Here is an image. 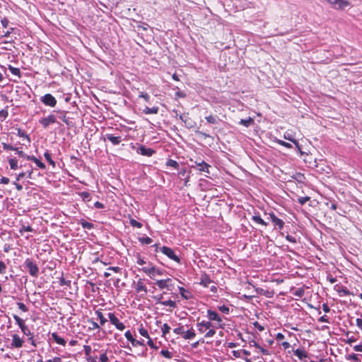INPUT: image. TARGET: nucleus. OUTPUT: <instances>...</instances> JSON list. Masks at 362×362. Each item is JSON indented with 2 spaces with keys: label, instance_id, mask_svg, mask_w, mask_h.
<instances>
[{
  "label": "nucleus",
  "instance_id": "1",
  "mask_svg": "<svg viewBox=\"0 0 362 362\" xmlns=\"http://www.w3.org/2000/svg\"><path fill=\"white\" fill-rule=\"evenodd\" d=\"M141 270L146 274L152 279H154L156 275L161 276L163 274V270L157 269L151 264H149V265L147 267H142Z\"/></svg>",
  "mask_w": 362,
  "mask_h": 362
},
{
  "label": "nucleus",
  "instance_id": "2",
  "mask_svg": "<svg viewBox=\"0 0 362 362\" xmlns=\"http://www.w3.org/2000/svg\"><path fill=\"white\" fill-rule=\"evenodd\" d=\"M25 267L28 269L29 274L36 277L39 273V268L37 264L31 259H26L25 261Z\"/></svg>",
  "mask_w": 362,
  "mask_h": 362
},
{
  "label": "nucleus",
  "instance_id": "3",
  "mask_svg": "<svg viewBox=\"0 0 362 362\" xmlns=\"http://www.w3.org/2000/svg\"><path fill=\"white\" fill-rule=\"evenodd\" d=\"M207 317L209 320V321H210V322L215 321L217 322L216 324L218 327L223 328L224 324L222 323V319L216 311H214L211 310H207Z\"/></svg>",
  "mask_w": 362,
  "mask_h": 362
},
{
  "label": "nucleus",
  "instance_id": "4",
  "mask_svg": "<svg viewBox=\"0 0 362 362\" xmlns=\"http://www.w3.org/2000/svg\"><path fill=\"white\" fill-rule=\"evenodd\" d=\"M107 139L112 145H119L122 141V136L119 133L110 134L107 133L104 136V140Z\"/></svg>",
  "mask_w": 362,
  "mask_h": 362
},
{
  "label": "nucleus",
  "instance_id": "5",
  "mask_svg": "<svg viewBox=\"0 0 362 362\" xmlns=\"http://www.w3.org/2000/svg\"><path fill=\"white\" fill-rule=\"evenodd\" d=\"M40 101L46 106L54 107L57 105L56 98L50 93H47L40 98Z\"/></svg>",
  "mask_w": 362,
  "mask_h": 362
},
{
  "label": "nucleus",
  "instance_id": "6",
  "mask_svg": "<svg viewBox=\"0 0 362 362\" xmlns=\"http://www.w3.org/2000/svg\"><path fill=\"white\" fill-rule=\"evenodd\" d=\"M160 251L170 259L174 260L177 263H180V259L175 255V252L171 248L163 246L160 248Z\"/></svg>",
  "mask_w": 362,
  "mask_h": 362
},
{
  "label": "nucleus",
  "instance_id": "7",
  "mask_svg": "<svg viewBox=\"0 0 362 362\" xmlns=\"http://www.w3.org/2000/svg\"><path fill=\"white\" fill-rule=\"evenodd\" d=\"M12 339L9 348L11 349H20L23 347L24 339L17 334H12Z\"/></svg>",
  "mask_w": 362,
  "mask_h": 362
},
{
  "label": "nucleus",
  "instance_id": "8",
  "mask_svg": "<svg viewBox=\"0 0 362 362\" xmlns=\"http://www.w3.org/2000/svg\"><path fill=\"white\" fill-rule=\"evenodd\" d=\"M197 326L198 327V331L200 333H205L207 332L209 329L212 327H218L216 326V324H214L210 321H202L201 322H198L197 324Z\"/></svg>",
  "mask_w": 362,
  "mask_h": 362
},
{
  "label": "nucleus",
  "instance_id": "9",
  "mask_svg": "<svg viewBox=\"0 0 362 362\" xmlns=\"http://www.w3.org/2000/svg\"><path fill=\"white\" fill-rule=\"evenodd\" d=\"M108 317L111 324L115 325L117 329L122 331L125 329V325L119 320L114 313H109Z\"/></svg>",
  "mask_w": 362,
  "mask_h": 362
},
{
  "label": "nucleus",
  "instance_id": "10",
  "mask_svg": "<svg viewBox=\"0 0 362 362\" xmlns=\"http://www.w3.org/2000/svg\"><path fill=\"white\" fill-rule=\"evenodd\" d=\"M172 279L170 278H168L166 279H161V280H157L155 282V284L160 288V289H164L166 288L168 291L172 290L173 284H171Z\"/></svg>",
  "mask_w": 362,
  "mask_h": 362
},
{
  "label": "nucleus",
  "instance_id": "11",
  "mask_svg": "<svg viewBox=\"0 0 362 362\" xmlns=\"http://www.w3.org/2000/svg\"><path fill=\"white\" fill-rule=\"evenodd\" d=\"M39 122L42 126L46 129L47 128L50 124H54L57 122L56 117L54 115H49L46 117H42Z\"/></svg>",
  "mask_w": 362,
  "mask_h": 362
},
{
  "label": "nucleus",
  "instance_id": "12",
  "mask_svg": "<svg viewBox=\"0 0 362 362\" xmlns=\"http://www.w3.org/2000/svg\"><path fill=\"white\" fill-rule=\"evenodd\" d=\"M136 152L142 156L151 157L155 153V151L151 148H147L145 146H140L137 149Z\"/></svg>",
  "mask_w": 362,
  "mask_h": 362
},
{
  "label": "nucleus",
  "instance_id": "13",
  "mask_svg": "<svg viewBox=\"0 0 362 362\" xmlns=\"http://www.w3.org/2000/svg\"><path fill=\"white\" fill-rule=\"evenodd\" d=\"M270 220L279 229H282L284 226V222L283 220L279 218L274 213L269 214Z\"/></svg>",
  "mask_w": 362,
  "mask_h": 362
},
{
  "label": "nucleus",
  "instance_id": "14",
  "mask_svg": "<svg viewBox=\"0 0 362 362\" xmlns=\"http://www.w3.org/2000/svg\"><path fill=\"white\" fill-rule=\"evenodd\" d=\"M13 318H14L16 324L20 327L21 332L23 333H26L27 329L28 327L25 325V321L16 315H13Z\"/></svg>",
  "mask_w": 362,
  "mask_h": 362
},
{
  "label": "nucleus",
  "instance_id": "15",
  "mask_svg": "<svg viewBox=\"0 0 362 362\" xmlns=\"http://www.w3.org/2000/svg\"><path fill=\"white\" fill-rule=\"evenodd\" d=\"M293 354L297 356L301 361H306L305 358H308V354L304 349H297L293 351Z\"/></svg>",
  "mask_w": 362,
  "mask_h": 362
},
{
  "label": "nucleus",
  "instance_id": "16",
  "mask_svg": "<svg viewBox=\"0 0 362 362\" xmlns=\"http://www.w3.org/2000/svg\"><path fill=\"white\" fill-rule=\"evenodd\" d=\"M135 290L137 293L143 291L145 293H147V292H148L147 288L144 285L143 279H140L138 280V281L136 282V284L135 286Z\"/></svg>",
  "mask_w": 362,
  "mask_h": 362
},
{
  "label": "nucleus",
  "instance_id": "17",
  "mask_svg": "<svg viewBox=\"0 0 362 362\" xmlns=\"http://www.w3.org/2000/svg\"><path fill=\"white\" fill-rule=\"evenodd\" d=\"M195 164L199 167L198 169L199 171L209 173V169L211 166L209 164H207L206 163H205L204 161H203V160L200 161V162L195 161Z\"/></svg>",
  "mask_w": 362,
  "mask_h": 362
},
{
  "label": "nucleus",
  "instance_id": "18",
  "mask_svg": "<svg viewBox=\"0 0 362 362\" xmlns=\"http://www.w3.org/2000/svg\"><path fill=\"white\" fill-rule=\"evenodd\" d=\"M212 282L209 276L206 274H202L200 277V284L204 287H208L209 284Z\"/></svg>",
  "mask_w": 362,
  "mask_h": 362
},
{
  "label": "nucleus",
  "instance_id": "19",
  "mask_svg": "<svg viewBox=\"0 0 362 362\" xmlns=\"http://www.w3.org/2000/svg\"><path fill=\"white\" fill-rule=\"evenodd\" d=\"M26 159L33 161L40 169H45L46 168L45 165L42 162L33 156H26Z\"/></svg>",
  "mask_w": 362,
  "mask_h": 362
},
{
  "label": "nucleus",
  "instance_id": "20",
  "mask_svg": "<svg viewBox=\"0 0 362 362\" xmlns=\"http://www.w3.org/2000/svg\"><path fill=\"white\" fill-rule=\"evenodd\" d=\"M52 338L57 344L62 346L66 345V341L59 337L56 332L52 333Z\"/></svg>",
  "mask_w": 362,
  "mask_h": 362
},
{
  "label": "nucleus",
  "instance_id": "21",
  "mask_svg": "<svg viewBox=\"0 0 362 362\" xmlns=\"http://www.w3.org/2000/svg\"><path fill=\"white\" fill-rule=\"evenodd\" d=\"M179 292L184 299L188 300L192 297L190 292L183 287H179Z\"/></svg>",
  "mask_w": 362,
  "mask_h": 362
},
{
  "label": "nucleus",
  "instance_id": "22",
  "mask_svg": "<svg viewBox=\"0 0 362 362\" xmlns=\"http://www.w3.org/2000/svg\"><path fill=\"white\" fill-rule=\"evenodd\" d=\"M195 336H196V334L192 327L190 329L187 330V332L185 331V333L183 334V338L185 339H192Z\"/></svg>",
  "mask_w": 362,
  "mask_h": 362
},
{
  "label": "nucleus",
  "instance_id": "23",
  "mask_svg": "<svg viewBox=\"0 0 362 362\" xmlns=\"http://www.w3.org/2000/svg\"><path fill=\"white\" fill-rule=\"evenodd\" d=\"M144 113L146 115L150 114H157L158 112V107H146L144 110Z\"/></svg>",
  "mask_w": 362,
  "mask_h": 362
},
{
  "label": "nucleus",
  "instance_id": "24",
  "mask_svg": "<svg viewBox=\"0 0 362 362\" xmlns=\"http://www.w3.org/2000/svg\"><path fill=\"white\" fill-rule=\"evenodd\" d=\"M252 219L258 224H260L262 226H267L268 223L265 222L259 215H255L252 217Z\"/></svg>",
  "mask_w": 362,
  "mask_h": 362
},
{
  "label": "nucleus",
  "instance_id": "25",
  "mask_svg": "<svg viewBox=\"0 0 362 362\" xmlns=\"http://www.w3.org/2000/svg\"><path fill=\"white\" fill-rule=\"evenodd\" d=\"M23 334L28 337V339L30 341L31 344L33 346H36V344H35V340H34V335L30 332L29 328L27 329V332L26 333H23Z\"/></svg>",
  "mask_w": 362,
  "mask_h": 362
},
{
  "label": "nucleus",
  "instance_id": "26",
  "mask_svg": "<svg viewBox=\"0 0 362 362\" xmlns=\"http://www.w3.org/2000/svg\"><path fill=\"white\" fill-rule=\"evenodd\" d=\"M240 124L244 125L245 127H250L251 124L254 123V120L251 117H248L247 119H242L240 122Z\"/></svg>",
  "mask_w": 362,
  "mask_h": 362
},
{
  "label": "nucleus",
  "instance_id": "27",
  "mask_svg": "<svg viewBox=\"0 0 362 362\" xmlns=\"http://www.w3.org/2000/svg\"><path fill=\"white\" fill-rule=\"evenodd\" d=\"M206 120L210 124H217L219 119L217 116L209 115L205 117Z\"/></svg>",
  "mask_w": 362,
  "mask_h": 362
},
{
  "label": "nucleus",
  "instance_id": "28",
  "mask_svg": "<svg viewBox=\"0 0 362 362\" xmlns=\"http://www.w3.org/2000/svg\"><path fill=\"white\" fill-rule=\"evenodd\" d=\"M80 224L84 229H92L93 228V224L92 223L88 222L84 219H81L80 221Z\"/></svg>",
  "mask_w": 362,
  "mask_h": 362
},
{
  "label": "nucleus",
  "instance_id": "29",
  "mask_svg": "<svg viewBox=\"0 0 362 362\" xmlns=\"http://www.w3.org/2000/svg\"><path fill=\"white\" fill-rule=\"evenodd\" d=\"M8 70L10 71V72L12 74L18 76V78L21 77V71H20V69L18 68L13 67V66L9 65L8 66Z\"/></svg>",
  "mask_w": 362,
  "mask_h": 362
},
{
  "label": "nucleus",
  "instance_id": "30",
  "mask_svg": "<svg viewBox=\"0 0 362 362\" xmlns=\"http://www.w3.org/2000/svg\"><path fill=\"white\" fill-rule=\"evenodd\" d=\"M138 330H139V334L141 336H143V337H146L147 339H148L150 337V336L148 334V330L146 329H145L143 327L142 325H140V327H139Z\"/></svg>",
  "mask_w": 362,
  "mask_h": 362
},
{
  "label": "nucleus",
  "instance_id": "31",
  "mask_svg": "<svg viewBox=\"0 0 362 362\" xmlns=\"http://www.w3.org/2000/svg\"><path fill=\"white\" fill-rule=\"evenodd\" d=\"M160 305H165V306H169V307H171L173 308H175L177 307L176 303L175 301L172 300H168L162 301Z\"/></svg>",
  "mask_w": 362,
  "mask_h": 362
},
{
  "label": "nucleus",
  "instance_id": "32",
  "mask_svg": "<svg viewBox=\"0 0 362 362\" xmlns=\"http://www.w3.org/2000/svg\"><path fill=\"white\" fill-rule=\"evenodd\" d=\"M44 156L45 159L47 160V162L53 167H55V162L52 159L51 155L48 151H46L44 153Z\"/></svg>",
  "mask_w": 362,
  "mask_h": 362
},
{
  "label": "nucleus",
  "instance_id": "33",
  "mask_svg": "<svg viewBox=\"0 0 362 362\" xmlns=\"http://www.w3.org/2000/svg\"><path fill=\"white\" fill-rule=\"evenodd\" d=\"M95 313L100 320L101 325H103L107 322V320L104 317L103 314L100 310H97Z\"/></svg>",
  "mask_w": 362,
  "mask_h": 362
},
{
  "label": "nucleus",
  "instance_id": "34",
  "mask_svg": "<svg viewBox=\"0 0 362 362\" xmlns=\"http://www.w3.org/2000/svg\"><path fill=\"white\" fill-rule=\"evenodd\" d=\"M170 327L167 323H165L161 327L162 336L165 337L166 334L170 332Z\"/></svg>",
  "mask_w": 362,
  "mask_h": 362
},
{
  "label": "nucleus",
  "instance_id": "35",
  "mask_svg": "<svg viewBox=\"0 0 362 362\" xmlns=\"http://www.w3.org/2000/svg\"><path fill=\"white\" fill-rule=\"evenodd\" d=\"M166 165L168 166H170V167H173L175 169H177L179 168V164L177 161L174 160H172V159H169L167 163H166Z\"/></svg>",
  "mask_w": 362,
  "mask_h": 362
},
{
  "label": "nucleus",
  "instance_id": "36",
  "mask_svg": "<svg viewBox=\"0 0 362 362\" xmlns=\"http://www.w3.org/2000/svg\"><path fill=\"white\" fill-rule=\"evenodd\" d=\"M217 327H212L209 329L207 332H205L204 337L206 338H210L212 337L216 334V329Z\"/></svg>",
  "mask_w": 362,
  "mask_h": 362
},
{
  "label": "nucleus",
  "instance_id": "37",
  "mask_svg": "<svg viewBox=\"0 0 362 362\" xmlns=\"http://www.w3.org/2000/svg\"><path fill=\"white\" fill-rule=\"evenodd\" d=\"M337 292L339 294V296H348V295H351V292L349 291V290H348L345 287L341 288L337 290Z\"/></svg>",
  "mask_w": 362,
  "mask_h": 362
},
{
  "label": "nucleus",
  "instance_id": "38",
  "mask_svg": "<svg viewBox=\"0 0 362 362\" xmlns=\"http://www.w3.org/2000/svg\"><path fill=\"white\" fill-rule=\"evenodd\" d=\"M8 163L12 170H16L18 168V161L16 158L9 159Z\"/></svg>",
  "mask_w": 362,
  "mask_h": 362
},
{
  "label": "nucleus",
  "instance_id": "39",
  "mask_svg": "<svg viewBox=\"0 0 362 362\" xmlns=\"http://www.w3.org/2000/svg\"><path fill=\"white\" fill-rule=\"evenodd\" d=\"M0 24L1 25L2 29L6 30L8 26L9 21L7 19V18H3L0 21Z\"/></svg>",
  "mask_w": 362,
  "mask_h": 362
},
{
  "label": "nucleus",
  "instance_id": "40",
  "mask_svg": "<svg viewBox=\"0 0 362 362\" xmlns=\"http://www.w3.org/2000/svg\"><path fill=\"white\" fill-rule=\"evenodd\" d=\"M2 146L5 151H18V148L13 147L10 144L2 143Z\"/></svg>",
  "mask_w": 362,
  "mask_h": 362
},
{
  "label": "nucleus",
  "instance_id": "41",
  "mask_svg": "<svg viewBox=\"0 0 362 362\" xmlns=\"http://www.w3.org/2000/svg\"><path fill=\"white\" fill-rule=\"evenodd\" d=\"M129 223L132 226L136 227L137 228H141L143 226L142 223L133 218L130 219Z\"/></svg>",
  "mask_w": 362,
  "mask_h": 362
},
{
  "label": "nucleus",
  "instance_id": "42",
  "mask_svg": "<svg viewBox=\"0 0 362 362\" xmlns=\"http://www.w3.org/2000/svg\"><path fill=\"white\" fill-rule=\"evenodd\" d=\"M18 136L19 137H22V138H25L28 139V141L30 142V138L28 136V135L26 134L25 132L23 131L22 129H18Z\"/></svg>",
  "mask_w": 362,
  "mask_h": 362
},
{
  "label": "nucleus",
  "instance_id": "43",
  "mask_svg": "<svg viewBox=\"0 0 362 362\" xmlns=\"http://www.w3.org/2000/svg\"><path fill=\"white\" fill-rule=\"evenodd\" d=\"M139 241L142 244H145V245L151 244L153 242L152 239L149 237L140 238Z\"/></svg>",
  "mask_w": 362,
  "mask_h": 362
},
{
  "label": "nucleus",
  "instance_id": "44",
  "mask_svg": "<svg viewBox=\"0 0 362 362\" xmlns=\"http://www.w3.org/2000/svg\"><path fill=\"white\" fill-rule=\"evenodd\" d=\"M32 231H33V229L30 226H23L19 230V232L21 234H23V232H32Z\"/></svg>",
  "mask_w": 362,
  "mask_h": 362
},
{
  "label": "nucleus",
  "instance_id": "45",
  "mask_svg": "<svg viewBox=\"0 0 362 362\" xmlns=\"http://www.w3.org/2000/svg\"><path fill=\"white\" fill-rule=\"evenodd\" d=\"M160 354L167 358H171L173 357V354L170 352L168 350L163 349L160 351Z\"/></svg>",
  "mask_w": 362,
  "mask_h": 362
},
{
  "label": "nucleus",
  "instance_id": "46",
  "mask_svg": "<svg viewBox=\"0 0 362 362\" xmlns=\"http://www.w3.org/2000/svg\"><path fill=\"white\" fill-rule=\"evenodd\" d=\"M173 332L176 334H182L185 333L184 327L183 326H180L178 327H176L173 329Z\"/></svg>",
  "mask_w": 362,
  "mask_h": 362
},
{
  "label": "nucleus",
  "instance_id": "47",
  "mask_svg": "<svg viewBox=\"0 0 362 362\" xmlns=\"http://www.w3.org/2000/svg\"><path fill=\"white\" fill-rule=\"evenodd\" d=\"M347 359L348 360H352V361H356V362L360 361L358 355L356 354H352L349 355L348 357H347Z\"/></svg>",
  "mask_w": 362,
  "mask_h": 362
},
{
  "label": "nucleus",
  "instance_id": "48",
  "mask_svg": "<svg viewBox=\"0 0 362 362\" xmlns=\"http://www.w3.org/2000/svg\"><path fill=\"white\" fill-rule=\"evenodd\" d=\"M131 344L133 346H144L145 345L144 340H136L135 339H134V341H132V342Z\"/></svg>",
  "mask_w": 362,
  "mask_h": 362
},
{
  "label": "nucleus",
  "instance_id": "49",
  "mask_svg": "<svg viewBox=\"0 0 362 362\" xmlns=\"http://www.w3.org/2000/svg\"><path fill=\"white\" fill-rule=\"evenodd\" d=\"M310 199L309 197H302L298 199V202L301 205L305 204Z\"/></svg>",
  "mask_w": 362,
  "mask_h": 362
},
{
  "label": "nucleus",
  "instance_id": "50",
  "mask_svg": "<svg viewBox=\"0 0 362 362\" xmlns=\"http://www.w3.org/2000/svg\"><path fill=\"white\" fill-rule=\"evenodd\" d=\"M125 337L128 341H129L131 343L132 341H134V338L133 337L131 332L129 330L127 331L124 334Z\"/></svg>",
  "mask_w": 362,
  "mask_h": 362
},
{
  "label": "nucleus",
  "instance_id": "51",
  "mask_svg": "<svg viewBox=\"0 0 362 362\" xmlns=\"http://www.w3.org/2000/svg\"><path fill=\"white\" fill-rule=\"evenodd\" d=\"M139 98H144L146 102L150 100V96L148 93L144 92H140L139 95Z\"/></svg>",
  "mask_w": 362,
  "mask_h": 362
},
{
  "label": "nucleus",
  "instance_id": "52",
  "mask_svg": "<svg viewBox=\"0 0 362 362\" xmlns=\"http://www.w3.org/2000/svg\"><path fill=\"white\" fill-rule=\"evenodd\" d=\"M218 310L222 312L223 313H225V314H228L229 313V308L227 307L226 305H221V306H219L218 307Z\"/></svg>",
  "mask_w": 362,
  "mask_h": 362
},
{
  "label": "nucleus",
  "instance_id": "53",
  "mask_svg": "<svg viewBox=\"0 0 362 362\" xmlns=\"http://www.w3.org/2000/svg\"><path fill=\"white\" fill-rule=\"evenodd\" d=\"M60 285L61 286H69L71 285V281L69 280H66L64 278H61L60 279Z\"/></svg>",
  "mask_w": 362,
  "mask_h": 362
},
{
  "label": "nucleus",
  "instance_id": "54",
  "mask_svg": "<svg viewBox=\"0 0 362 362\" xmlns=\"http://www.w3.org/2000/svg\"><path fill=\"white\" fill-rule=\"evenodd\" d=\"M17 305H18V308L20 310H21L23 312H27L28 311V308L26 307V305L23 303L18 302L17 303Z\"/></svg>",
  "mask_w": 362,
  "mask_h": 362
},
{
  "label": "nucleus",
  "instance_id": "55",
  "mask_svg": "<svg viewBox=\"0 0 362 362\" xmlns=\"http://www.w3.org/2000/svg\"><path fill=\"white\" fill-rule=\"evenodd\" d=\"M6 266L5 263L2 261H0V273L4 274V273H6Z\"/></svg>",
  "mask_w": 362,
  "mask_h": 362
},
{
  "label": "nucleus",
  "instance_id": "56",
  "mask_svg": "<svg viewBox=\"0 0 362 362\" xmlns=\"http://www.w3.org/2000/svg\"><path fill=\"white\" fill-rule=\"evenodd\" d=\"M88 322L90 323V325H91V327H90V329H95L100 328V326L98 325V324L97 322H93V320H88Z\"/></svg>",
  "mask_w": 362,
  "mask_h": 362
},
{
  "label": "nucleus",
  "instance_id": "57",
  "mask_svg": "<svg viewBox=\"0 0 362 362\" xmlns=\"http://www.w3.org/2000/svg\"><path fill=\"white\" fill-rule=\"evenodd\" d=\"M108 360H109L108 357H107V356L105 352L100 355V362H108Z\"/></svg>",
  "mask_w": 362,
  "mask_h": 362
},
{
  "label": "nucleus",
  "instance_id": "58",
  "mask_svg": "<svg viewBox=\"0 0 362 362\" xmlns=\"http://www.w3.org/2000/svg\"><path fill=\"white\" fill-rule=\"evenodd\" d=\"M83 349H84V352H85L86 356H90V353H91V347L90 346L85 345L83 346Z\"/></svg>",
  "mask_w": 362,
  "mask_h": 362
},
{
  "label": "nucleus",
  "instance_id": "59",
  "mask_svg": "<svg viewBox=\"0 0 362 362\" xmlns=\"http://www.w3.org/2000/svg\"><path fill=\"white\" fill-rule=\"evenodd\" d=\"M8 115V112L5 109H3L1 110H0V117L4 118V119H6Z\"/></svg>",
  "mask_w": 362,
  "mask_h": 362
},
{
  "label": "nucleus",
  "instance_id": "60",
  "mask_svg": "<svg viewBox=\"0 0 362 362\" xmlns=\"http://www.w3.org/2000/svg\"><path fill=\"white\" fill-rule=\"evenodd\" d=\"M148 341H147V344L152 349H158V346H155L152 339H151V337H149L148 339Z\"/></svg>",
  "mask_w": 362,
  "mask_h": 362
},
{
  "label": "nucleus",
  "instance_id": "61",
  "mask_svg": "<svg viewBox=\"0 0 362 362\" xmlns=\"http://www.w3.org/2000/svg\"><path fill=\"white\" fill-rule=\"evenodd\" d=\"M286 239L290 242V243H296V239L292 236V235H287L286 236Z\"/></svg>",
  "mask_w": 362,
  "mask_h": 362
},
{
  "label": "nucleus",
  "instance_id": "62",
  "mask_svg": "<svg viewBox=\"0 0 362 362\" xmlns=\"http://www.w3.org/2000/svg\"><path fill=\"white\" fill-rule=\"evenodd\" d=\"M278 143H279L280 145H281V146H284V147H286V148H291V144H290L289 143H287V142H286V141H281V140H279V141H278Z\"/></svg>",
  "mask_w": 362,
  "mask_h": 362
},
{
  "label": "nucleus",
  "instance_id": "63",
  "mask_svg": "<svg viewBox=\"0 0 362 362\" xmlns=\"http://www.w3.org/2000/svg\"><path fill=\"white\" fill-rule=\"evenodd\" d=\"M136 263L139 265H143L146 262L141 257V256L139 255H137V261H136Z\"/></svg>",
  "mask_w": 362,
  "mask_h": 362
},
{
  "label": "nucleus",
  "instance_id": "64",
  "mask_svg": "<svg viewBox=\"0 0 362 362\" xmlns=\"http://www.w3.org/2000/svg\"><path fill=\"white\" fill-rule=\"evenodd\" d=\"M47 362H62V361L60 357L56 356L52 359H49Z\"/></svg>",
  "mask_w": 362,
  "mask_h": 362
}]
</instances>
